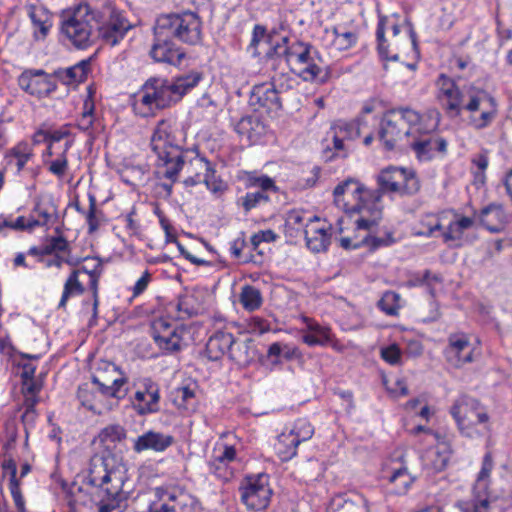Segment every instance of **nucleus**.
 I'll list each match as a JSON object with an SVG mask.
<instances>
[{
    "mask_svg": "<svg viewBox=\"0 0 512 512\" xmlns=\"http://www.w3.org/2000/svg\"><path fill=\"white\" fill-rule=\"evenodd\" d=\"M334 203L347 214H358L357 229H370L382 218L381 193L365 188L357 180L346 179L333 192Z\"/></svg>",
    "mask_w": 512,
    "mask_h": 512,
    "instance_id": "1",
    "label": "nucleus"
},
{
    "mask_svg": "<svg viewBox=\"0 0 512 512\" xmlns=\"http://www.w3.org/2000/svg\"><path fill=\"white\" fill-rule=\"evenodd\" d=\"M268 56L283 57L292 73L304 81L324 83L328 72L320 52L310 43L294 41L289 44L287 37L272 44Z\"/></svg>",
    "mask_w": 512,
    "mask_h": 512,
    "instance_id": "2",
    "label": "nucleus"
},
{
    "mask_svg": "<svg viewBox=\"0 0 512 512\" xmlns=\"http://www.w3.org/2000/svg\"><path fill=\"white\" fill-rule=\"evenodd\" d=\"M151 147L158 158L155 171L157 178L175 183L185 160L168 121L158 122L151 137Z\"/></svg>",
    "mask_w": 512,
    "mask_h": 512,
    "instance_id": "3",
    "label": "nucleus"
},
{
    "mask_svg": "<svg viewBox=\"0 0 512 512\" xmlns=\"http://www.w3.org/2000/svg\"><path fill=\"white\" fill-rule=\"evenodd\" d=\"M125 479V468L117 463L114 456L110 453L95 454L90 459L83 485L80 486L87 497L103 491L115 495L123 488Z\"/></svg>",
    "mask_w": 512,
    "mask_h": 512,
    "instance_id": "4",
    "label": "nucleus"
},
{
    "mask_svg": "<svg viewBox=\"0 0 512 512\" xmlns=\"http://www.w3.org/2000/svg\"><path fill=\"white\" fill-rule=\"evenodd\" d=\"M421 120V115L408 107L388 110L379 124V140L387 150H393L396 147H408Z\"/></svg>",
    "mask_w": 512,
    "mask_h": 512,
    "instance_id": "5",
    "label": "nucleus"
},
{
    "mask_svg": "<svg viewBox=\"0 0 512 512\" xmlns=\"http://www.w3.org/2000/svg\"><path fill=\"white\" fill-rule=\"evenodd\" d=\"M61 33L76 48L85 49L98 38L97 12L82 3L62 17Z\"/></svg>",
    "mask_w": 512,
    "mask_h": 512,
    "instance_id": "6",
    "label": "nucleus"
},
{
    "mask_svg": "<svg viewBox=\"0 0 512 512\" xmlns=\"http://www.w3.org/2000/svg\"><path fill=\"white\" fill-rule=\"evenodd\" d=\"M459 433L466 438H477L489 429L490 416L487 408L469 395L459 396L450 407Z\"/></svg>",
    "mask_w": 512,
    "mask_h": 512,
    "instance_id": "7",
    "label": "nucleus"
},
{
    "mask_svg": "<svg viewBox=\"0 0 512 512\" xmlns=\"http://www.w3.org/2000/svg\"><path fill=\"white\" fill-rule=\"evenodd\" d=\"M376 37L379 55L385 60L398 61L401 51L416 48V34L408 22L398 24L392 19L380 18Z\"/></svg>",
    "mask_w": 512,
    "mask_h": 512,
    "instance_id": "8",
    "label": "nucleus"
},
{
    "mask_svg": "<svg viewBox=\"0 0 512 512\" xmlns=\"http://www.w3.org/2000/svg\"><path fill=\"white\" fill-rule=\"evenodd\" d=\"M171 38L180 42L196 45L201 41L202 23L197 13L185 11L160 15L156 23Z\"/></svg>",
    "mask_w": 512,
    "mask_h": 512,
    "instance_id": "9",
    "label": "nucleus"
},
{
    "mask_svg": "<svg viewBox=\"0 0 512 512\" xmlns=\"http://www.w3.org/2000/svg\"><path fill=\"white\" fill-rule=\"evenodd\" d=\"M102 272V264L96 261L91 269L82 266L73 270L66 279L63 287L61 299L58 304L59 309H65L68 300L72 296L81 295L85 292L82 277L88 278V286L93 294V311L97 313L98 301V282Z\"/></svg>",
    "mask_w": 512,
    "mask_h": 512,
    "instance_id": "10",
    "label": "nucleus"
},
{
    "mask_svg": "<svg viewBox=\"0 0 512 512\" xmlns=\"http://www.w3.org/2000/svg\"><path fill=\"white\" fill-rule=\"evenodd\" d=\"M378 188L373 191L397 193L399 195H414L420 189V183L412 170L400 167L383 169L377 177Z\"/></svg>",
    "mask_w": 512,
    "mask_h": 512,
    "instance_id": "11",
    "label": "nucleus"
},
{
    "mask_svg": "<svg viewBox=\"0 0 512 512\" xmlns=\"http://www.w3.org/2000/svg\"><path fill=\"white\" fill-rule=\"evenodd\" d=\"M170 82L160 78L149 79L143 86L139 94V99L135 103L144 106L141 112L143 116H149L156 109H163L176 103Z\"/></svg>",
    "mask_w": 512,
    "mask_h": 512,
    "instance_id": "12",
    "label": "nucleus"
},
{
    "mask_svg": "<svg viewBox=\"0 0 512 512\" xmlns=\"http://www.w3.org/2000/svg\"><path fill=\"white\" fill-rule=\"evenodd\" d=\"M314 428L306 419H298L289 431H283L277 439L275 448L282 460H289L297 453L300 443L312 438Z\"/></svg>",
    "mask_w": 512,
    "mask_h": 512,
    "instance_id": "13",
    "label": "nucleus"
},
{
    "mask_svg": "<svg viewBox=\"0 0 512 512\" xmlns=\"http://www.w3.org/2000/svg\"><path fill=\"white\" fill-rule=\"evenodd\" d=\"M469 101L465 105V110L471 114L480 111L479 116L471 115L470 124L475 129H483L490 125L497 114L496 102L493 97L483 90H475L470 88L467 91Z\"/></svg>",
    "mask_w": 512,
    "mask_h": 512,
    "instance_id": "14",
    "label": "nucleus"
},
{
    "mask_svg": "<svg viewBox=\"0 0 512 512\" xmlns=\"http://www.w3.org/2000/svg\"><path fill=\"white\" fill-rule=\"evenodd\" d=\"M417 131L413 133L408 144L420 160H429L435 153L445 154L447 141L432 131L423 129L421 121L417 125Z\"/></svg>",
    "mask_w": 512,
    "mask_h": 512,
    "instance_id": "15",
    "label": "nucleus"
},
{
    "mask_svg": "<svg viewBox=\"0 0 512 512\" xmlns=\"http://www.w3.org/2000/svg\"><path fill=\"white\" fill-rule=\"evenodd\" d=\"M153 31L154 42L150 50V56L156 62L179 66L186 57L184 50L177 47L172 41L173 38L164 30H161L157 24H155Z\"/></svg>",
    "mask_w": 512,
    "mask_h": 512,
    "instance_id": "16",
    "label": "nucleus"
},
{
    "mask_svg": "<svg viewBox=\"0 0 512 512\" xmlns=\"http://www.w3.org/2000/svg\"><path fill=\"white\" fill-rule=\"evenodd\" d=\"M436 86L437 99L445 112L451 117L459 116L466 105L464 104V92L452 78L445 74L438 77Z\"/></svg>",
    "mask_w": 512,
    "mask_h": 512,
    "instance_id": "17",
    "label": "nucleus"
},
{
    "mask_svg": "<svg viewBox=\"0 0 512 512\" xmlns=\"http://www.w3.org/2000/svg\"><path fill=\"white\" fill-rule=\"evenodd\" d=\"M104 365V373L92 377L100 396H108L118 400L124 398L127 394V379L122 376L115 364L105 363Z\"/></svg>",
    "mask_w": 512,
    "mask_h": 512,
    "instance_id": "18",
    "label": "nucleus"
},
{
    "mask_svg": "<svg viewBox=\"0 0 512 512\" xmlns=\"http://www.w3.org/2000/svg\"><path fill=\"white\" fill-rule=\"evenodd\" d=\"M18 84L27 93L38 98L48 96L56 89L52 75L44 70H26L18 78Z\"/></svg>",
    "mask_w": 512,
    "mask_h": 512,
    "instance_id": "19",
    "label": "nucleus"
},
{
    "mask_svg": "<svg viewBox=\"0 0 512 512\" xmlns=\"http://www.w3.org/2000/svg\"><path fill=\"white\" fill-rule=\"evenodd\" d=\"M271 497V489L266 483V476L250 478L246 486L241 488V500L249 510L260 511L265 509Z\"/></svg>",
    "mask_w": 512,
    "mask_h": 512,
    "instance_id": "20",
    "label": "nucleus"
},
{
    "mask_svg": "<svg viewBox=\"0 0 512 512\" xmlns=\"http://www.w3.org/2000/svg\"><path fill=\"white\" fill-rule=\"evenodd\" d=\"M446 360L454 367L460 368L475 359V347L463 333L451 334L445 349Z\"/></svg>",
    "mask_w": 512,
    "mask_h": 512,
    "instance_id": "21",
    "label": "nucleus"
},
{
    "mask_svg": "<svg viewBox=\"0 0 512 512\" xmlns=\"http://www.w3.org/2000/svg\"><path fill=\"white\" fill-rule=\"evenodd\" d=\"M304 236L311 251L324 252L331 243L332 226L317 216L310 217L305 225Z\"/></svg>",
    "mask_w": 512,
    "mask_h": 512,
    "instance_id": "22",
    "label": "nucleus"
},
{
    "mask_svg": "<svg viewBox=\"0 0 512 512\" xmlns=\"http://www.w3.org/2000/svg\"><path fill=\"white\" fill-rule=\"evenodd\" d=\"M159 401L160 389L158 384L150 378H144L134 394L133 408L139 415L155 413L159 411Z\"/></svg>",
    "mask_w": 512,
    "mask_h": 512,
    "instance_id": "23",
    "label": "nucleus"
},
{
    "mask_svg": "<svg viewBox=\"0 0 512 512\" xmlns=\"http://www.w3.org/2000/svg\"><path fill=\"white\" fill-rule=\"evenodd\" d=\"M132 25L120 12L112 11L109 19L100 26L98 24L97 34L106 44L117 45L131 29Z\"/></svg>",
    "mask_w": 512,
    "mask_h": 512,
    "instance_id": "24",
    "label": "nucleus"
},
{
    "mask_svg": "<svg viewBox=\"0 0 512 512\" xmlns=\"http://www.w3.org/2000/svg\"><path fill=\"white\" fill-rule=\"evenodd\" d=\"M360 133V119L351 122H336L329 131L336 153L331 156L326 155L327 160H331L334 156L346 157L347 151L344 146V141L354 140L360 136Z\"/></svg>",
    "mask_w": 512,
    "mask_h": 512,
    "instance_id": "25",
    "label": "nucleus"
},
{
    "mask_svg": "<svg viewBox=\"0 0 512 512\" xmlns=\"http://www.w3.org/2000/svg\"><path fill=\"white\" fill-rule=\"evenodd\" d=\"M174 443V437L169 434L149 430L134 440L133 450L141 453L145 450L163 452Z\"/></svg>",
    "mask_w": 512,
    "mask_h": 512,
    "instance_id": "26",
    "label": "nucleus"
},
{
    "mask_svg": "<svg viewBox=\"0 0 512 512\" xmlns=\"http://www.w3.org/2000/svg\"><path fill=\"white\" fill-rule=\"evenodd\" d=\"M236 458V450L231 445L219 444L213 451L212 458L208 462L209 472L221 479H228L230 472L228 465Z\"/></svg>",
    "mask_w": 512,
    "mask_h": 512,
    "instance_id": "27",
    "label": "nucleus"
},
{
    "mask_svg": "<svg viewBox=\"0 0 512 512\" xmlns=\"http://www.w3.org/2000/svg\"><path fill=\"white\" fill-rule=\"evenodd\" d=\"M494 468V461L490 452L486 453L482 460L481 469L477 474L475 482L472 486L471 500H489L491 472Z\"/></svg>",
    "mask_w": 512,
    "mask_h": 512,
    "instance_id": "28",
    "label": "nucleus"
},
{
    "mask_svg": "<svg viewBox=\"0 0 512 512\" xmlns=\"http://www.w3.org/2000/svg\"><path fill=\"white\" fill-rule=\"evenodd\" d=\"M478 219L480 224L492 233L501 232L507 223V215L502 205L495 203L481 209Z\"/></svg>",
    "mask_w": 512,
    "mask_h": 512,
    "instance_id": "29",
    "label": "nucleus"
},
{
    "mask_svg": "<svg viewBox=\"0 0 512 512\" xmlns=\"http://www.w3.org/2000/svg\"><path fill=\"white\" fill-rule=\"evenodd\" d=\"M307 331L303 333L302 340L308 346H325L332 342L331 329L320 325L313 319L305 317Z\"/></svg>",
    "mask_w": 512,
    "mask_h": 512,
    "instance_id": "30",
    "label": "nucleus"
},
{
    "mask_svg": "<svg viewBox=\"0 0 512 512\" xmlns=\"http://www.w3.org/2000/svg\"><path fill=\"white\" fill-rule=\"evenodd\" d=\"M73 140H66L59 148H54L52 154H44V157H51V160L45 159L48 171L58 178H62L68 169L67 152L72 147Z\"/></svg>",
    "mask_w": 512,
    "mask_h": 512,
    "instance_id": "31",
    "label": "nucleus"
},
{
    "mask_svg": "<svg viewBox=\"0 0 512 512\" xmlns=\"http://www.w3.org/2000/svg\"><path fill=\"white\" fill-rule=\"evenodd\" d=\"M94 112H95V104H94V100L92 98L91 90H89V94L83 103V109H82L81 115L77 119L76 127L79 130L87 133L91 139L95 138V134L97 133L98 126H99V123L96 119Z\"/></svg>",
    "mask_w": 512,
    "mask_h": 512,
    "instance_id": "32",
    "label": "nucleus"
},
{
    "mask_svg": "<svg viewBox=\"0 0 512 512\" xmlns=\"http://www.w3.org/2000/svg\"><path fill=\"white\" fill-rule=\"evenodd\" d=\"M233 344V334L225 331H217L207 341L206 353L210 360L216 361L229 353Z\"/></svg>",
    "mask_w": 512,
    "mask_h": 512,
    "instance_id": "33",
    "label": "nucleus"
},
{
    "mask_svg": "<svg viewBox=\"0 0 512 512\" xmlns=\"http://www.w3.org/2000/svg\"><path fill=\"white\" fill-rule=\"evenodd\" d=\"M328 512H370V509L367 499L361 495L336 496L331 500Z\"/></svg>",
    "mask_w": 512,
    "mask_h": 512,
    "instance_id": "34",
    "label": "nucleus"
},
{
    "mask_svg": "<svg viewBox=\"0 0 512 512\" xmlns=\"http://www.w3.org/2000/svg\"><path fill=\"white\" fill-rule=\"evenodd\" d=\"M450 455L447 446L430 448L422 456L423 466L432 472L443 471L449 463Z\"/></svg>",
    "mask_w": 512,
    "mask_h": 512,
    "instance_id": "35",
    "label": "nucleus"
},
{
    "mask_svg": "<svg viewBox=\"0 0 512 512\" xmlns=\"http://www.w3.org/2000/svg\"><path fill=\"white\" fill-rule=\"evenodd\" d=\"M252 99H256L260 106L268 110H278L281 108L279 91L274 83L256 86L253 90Z\"/></svg>",
    "mask_w": 512,
    "mask_h": 512,
    "instance_id": "36",
    "label": "nucleus"
},
{
    "mask_svg": "<svg viewBox=\"0 0 512 512\" xmlns=\"http://www.w3.org/2000/svg\"><path fill=\"white\" fill-rule=\"evenodd\" d=\"M28 15L35 28V38L44 39L52 26L51 15L44 7L34 5L29 6Z\"/></svg>",
    "mask_w": 512,
    "mask_h": 512,
    "instance_id": "37",
    "label": "nucleus"
},
{
    "mask_svg": "<svg viewBox=\"0 0 512 512\" xmlns=\"http://www.w3.org/2000/svg\"><path fill=\"white\" fill-rule=\"evenodd\" d=\"M378 222L379 220L370 229H365L368 233L362 238L363 245L369 247L371 251L390 246L395 242L392 231L388 229H374Z\"/></svg>",
    "mask_w": 512,
    "mask_h": 512,
    "instance_id": "38",
    "label": "nucleus"
},
{
    "mask_svg": "<svg viewBox=\"0 0 512 512\" xmlns=\"http://www.w3.org/2000/svg\"><path fill=\"white\" fill-rule=\"evenodd\" d=\"M33 156L31 145L27 142H20L7 151L5 159L8 164L16 167L17 173H20Z\"/></svg>",
    "mask_w": 512,
    "mask_h": 512,
    "instance_id": "39",
    "label": "nucleus"
},
{
    "mask_svg": "<svg viewBox=\"0 0 512 512\" xmlns=\"http://www.w3.org/2000/svg\"><path fill=\"white\" fill-rule=\"evenodd\" d=\"M213 169V166L208 160L197 154L189 161L187 165V171L192 175L185 180V183L188 185H196L202 183L204 178Z\"/></svg>",
    "mask_w": 512,
    "mask_h": 512,
    "instance_id": "40",
    "label": "nucleus"
},
{
    "mask_svg": "<svg viewBox=\"0 0 512 512\" xmlns=\"http://www.w3.org/2000/svg\"><path fill=\"white\" fill-rule=\"evenodd\" d=\"M228 355L239 365L249 364L255 357L252 340H237L233 337V344H231Z\"/></svg>",
    "mask_w": 512,
    "mask_h": 512,
    "instance_id": "41",
    "label": "nucleus"
},
{
    "mask_svg": "<svg viewBox=\"0 0 512 512\" xmlns=\"http://www.w3.org/2000/svg\"><path fill=\"white\" fill-rule=\"evenodd\" d=\"M125 499L123 488L115 495L110 492H99L88 496V500L98 505V512H113L120 507L121 502Z\"/></svg>",
    "mask_w": 512,
    "mask_h": 512,
    "instance_id": "42",
    "label": "nucleus"
},
{
    "mask_svg": "<svg viewBox=\"0 0 512 512\" xmlns=\"http://www.w3.org/2000/svg\"><path fill=\"white\" fill-rule=\"evenodd\" d=\"M202 79V74L196 71H192L188 74L181 75L176 77L172 82H170V86L174 93V98H176L177 102L181 100V98L188 93L190 90L195 88L200 80Z\"/></svg>",
    "mask_w": 512,
    "mask_h": 512,
    "instance_id": "43",
    "label": "nucleus"
},
{
    "mask_svg": "<svg viewBox=\"0 0 512 512\" xmlns=\"http://www.w3.org/2000/svg\"><path fill=\"white\" fill-rule=\"evenodd\" d=\"M306 213L303 210L293 209L289 211L285 219V233L289 237H298L304 234L305 225L309 218L306 219Z\"/></svg>",
    "mask_w": 512,
    "mask_h": 512,
    "instance_id": "44",
    "label": "nucleus"
},
{
    "mask_svg": "<svg viewBox=\"0 0 512 512\" xmlns=\"http://www.w3.org/2000/svg\"><path fill=\"white\" fill-rule=\"evenodd\" d=\"M389 482L394 486V493L405 494L414 482V477L408 472L407 467L401 463L399 467L393 468L389 476Z\"/></svg>",
    "mask_w": 512,
    "mask_h": 512,
    "instance_id": "45",
    "label": "nucleus"
},
{
    "mask_svg": "<svg viewBox=\"0 0 512 512\" xmlns=\"http://www.w3.org/2000/svg\"><path fill=\"white\" fill-rule=\"evenodd\" d=\"M474 224L475 219L466 216H461L457 220L452 221L447 230L442 234L444 242L461 240L464 231L472 228Z\"/></svg>",
    "mask_w": 512,
    "mask_h": 512,
    "instance_id": "46",
    "label": "nucleus"
},
{
    "mask_svg": "<svg viewBox=\"0 0 512 512\" xmlns=\"http://www.w3.org/2000/svg\"><path fill=\"white\" fill-rule=\"evenodd\" d=\"M88 199V211H84L78 204H76V210L85 215V219L88 224V232L92 234L98 230L100 222L103 218V212L97 208V200L93 194H89Z\"/></svg>",
    "mask_w": 512,
    "mask_h": 512,
    "instance_id": "47",
    "label": "nucleus"
},
{
    "mask_svg": "<svg viewBox=\"0 0 512 512\" xmlns=\"http://www.w3.org/2000/svg\"><path fill=\"white\" fill-rule=\"evenodd\" d=\"M126 438L125 429L119 424H111L104 427L98 434L96 440L106 448L115 445Z\"/></svg>",
    "mask_w": 512,
    "mask_h": 512,
    "instance_id": "48",
    "label": "nucleus"
},
{
    "mask_svg": "<svg viewBox=\"0 0 512 512\" xmlns=\"http://www.w3.org/2000/svg\"><path fill=\"white\" fill-rule=\"evenodd\" d=\"M442 230L440 218L434 214H426L419 221L418 225L414 228V235L431 237L435 231Z\"/></svg>",
    "mask_w": 512,
    "mask_h": 512,
    "instance_id": "49",
    "label": "nucleus"
},
{
    "mask_svg": "<svg viewBox=\"0 0 512 512\" xmlns=\"http://www.w3.org/2000/svg\"><path fill=\"white\" fill-rule=\"evenodd\" d=\"M56 215V208L51 203H37L31 213L32 223L36 226H44Z\"/></svg>",
    "mask_w": 512,
    "mask_h": 512,
    "instance_id": "50",
    "label": "nucleus"
},
{
    "mask_svg": "<svg viewBox=\"0 0 512 512\" xmlns=\"http://www.w3.org/2000/svg\"><path fill=\"white\" fill-rule=\"evenodd\" d=\"M77 397L82 406L86 407L88 410L99 415L103 413L105 407L99 399L100 396L90 391L88 388L79 387Z\"/></svg>",
    "mask_w": 512,
    "mask_h": 512,
    "instance_id": "51",
    "label": "nucleus"
},
{
    "mask_svg": "<svg viewBox=\"0 0 512 512\" xmlns=\"http://www.w3.org/2000/svg\"><path fill=\"white\" fill-rule=\"evenodd\" d=\"M262 128L258 118L253 116L243 117L236 125V131L250 141H253L261 133L260 129Z\"/></svg>",
    "mask_w": 512,
    "mask_h": 512,
    "instance_id": "52",
    "label": "nucleus"
},
{
    "mask_svg": "<svg viewBox=\"0 0 512 512\" xmlns=\"http://www.w3.org/2000/svg\"><path fill=\"white\" fill-rule=\"evenodd\" d=\"M88 70L89 63L87 61H82L60 73L61 79L68 85L83 82L87 77Z\"/></svg>",
    "mask_w": 512,
    "mask_h": 512,
    "instance_id": "53",
    "label": "nucleus"
},
{
    "mask_svg": "<svg viewBox=\"0 0 512 512\" xmlns=\"http://www.w3.org/2000/svg\"><path fill=\"white\" fill-rule=\"evenodd\" d=\"M240 302L244 309L254 311L262 304V296L260 291L254 286H244L240 294Z\"/></svg>",
    "mask_w": 512,
    "mask_h": 512,
    "instance_id": "54",
    "label": "nucleus"
},
{
    "mask_svg": "<svg viewBox=\"0 0 512 512\" xmlns=\"http://www.w3.org/2000/svg\"><path fill=\"white\" fill-rule=\"evenodd\" d=\"M157 345L167 352H177L181 349V337L177 331L154 336Z\"/></svg>",
    "mask_w": 512,
    "mask_h": 512,
    "instance_id": "55",
    "label": "nucleus"
},
{
    "mask_svg": "<svg viewBox=\"0 0 512 512\" xmlns=\"http://www.w3.org/2000/svg\"><path fill=\"white\" fill-rule=\"evenodd\" d=\"M268 201V194H266L264 191H256L246 193V195L238 200V204L243 207L245 213H248L260 204L267 203Z\"/></svg>",
    "mask_w": 512,
    "mask_h": 512,
    "instance_id": "56",
    "label": "nucleus"
},
{
    "mask_svg": "<svg viewBox=\"0 0 512 512\" xmlns=\"http://www.w3.org/2000/svg\"><path fill=\"white\" fill-rule=\"evenodd\" d=\"M399 301V294L392 291H388L384 293L382 298L379 300L378 306L387 315L394 316L398 313V310L400 309Z\"/></svg>",
    "mask_w": 512,
    "mask_h": 512,
    "instance_id": "57",
    "label": "nucleus"
},
{
    "mask_svg": "<svg viewBox=\"0 0 512 512\" xmlns=\"http://www.w3.org/2000/svg\"><path fill=\"white\" fill-rule=\"evenodd\" d=\"M334 39L332 45L339 51H344L351 48L357 40L355 33L346 31L339 32L337 28L333 29Z\"/></svg>",
    "mask_w": 512,
    "mask_h": 512,
    "instance_id": "58",
    "label": "nucleus"
},
{
    "mask_svg": "<svg viewBox=\"0 0 512 512\" xmlns=\"http://www.w3.org/2000/svg\"><path fill=\"white\" fill-rule=\"evenodd\" d=\"M18 355L22 360L19 363V366L22 368L21 380L34 379L36 366L29 361L38 360V359H40L41 355L40 354H28V353H23V352H19Z\"/></svg>",
    "mask_w": 512,
    "mask_h": 512,
    "instance_id": "59",
    "label": "nucleus"
},
{
    "mask_svg": "<svg viewBox=\"0 0 512 512\" xmlns=\"http://www.w3.org/2000/svg\"><path fill=\"white\" fill-rule=\"evenodd\" d=\"M156 495L160 500H164L166 496L170 502L162 503L159 507L156 504H153L149 507V512H179L175 495L161 489H156Z\"/></svg>",
    "mask_w": 512,
    "mask_h": 512,
    "instance_id": "60",
    "label": "nucleus"
},
{
    "mask_svg": "<svg viewBox=\"0 0 512 512\" xmlns=\"http://www.w3.org/2000/svg\"><path fill=\"white\" fill-rule=\"evenodd\" d=\"M70 131L63 127L61 129L48 131V146H47V154H52L54 152V148H59L61 146V142L64 140H71Z\"/></svg>",
    "mask_w": 512,
    "mask_h": 512,
    "instance_id": "61",
    "label": "nucleus"
},
{
    "mask_svg": "<svg viewBox=\"0 0 512 512\" xmlns=\"http://www.w3.org/2000/svg\"><path fill=\"white\" fill-rule=\"evenodd\" d=\"M59 252L69 253V243L63 236L50 238L44 245V253L48 255L58 254Z\"/></svg>",
    "mask_w": 512,
    "mask_h": 512,
    "instance_id": "62",
    "label": "nucleus"
},
{
    "mask_svg": "<svg viewBox=\"0 0 512 512\" xmlns=\"http://www.w3.org/2000/svg\"><path fill=\"white\" fill-rule=\"evenodd\" d=\"M207 189L216 196H221L227 190V184L217 178L215 175V169H213L203 180Z\"/></svg>",
    "mask_w": 512,
    "mask_h": 512,
    "instance_id": "63",
    "label": "nucleus"
},
{
    "mask_svg": "<svg viewBox=\"0 0 512 512\" xmlns=\"http://www.w3.org/2000/svg\"><path fill=\"white\" fill-rule=\"evenodd\" d=\"M88 501V497L84 495V490L81 486L74 483L69 491V500L68 504L70 506L69 512H76L75 506L80 505H86Z\"/></svg>",
    "mask_w": 512,
    "mask_h": 512,
    "instance_id": "64",
    "label": "nucleus"
}]
</instances>
